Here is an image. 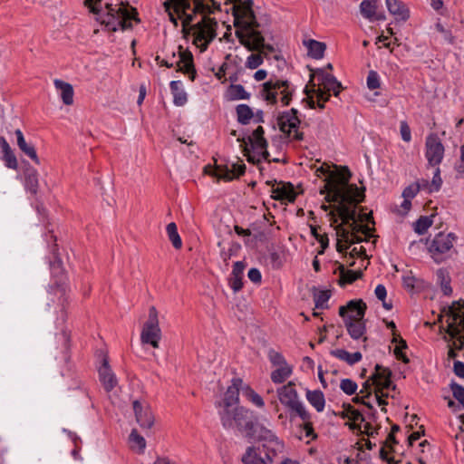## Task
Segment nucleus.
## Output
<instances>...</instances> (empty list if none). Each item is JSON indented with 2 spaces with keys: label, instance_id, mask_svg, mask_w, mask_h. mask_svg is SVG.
Segmentation results:
<instances>
[{
  "label": "nucleus",
  "instance_id": "412c9836",
  "mask_svg": "<svg viewBox=\"0 0 464 464\" xmlns=\"http://www.w3.org/2000/svg\"><path fill=\"white\" fill-rule=\"evenodd\" d=\"M376 0H362L360 5L362 15L370 21H382L386 19L384 13H377Z\"/></svg>",
  "mask_w": 464,
  "mask_h": 464
},
{
  "label": "nucleus",
  "instance_id": "58836bf2",
  "mask_svg": "<svg viewBox=\"0 0 464 464\" xmlns=\"http://www.w3.org/2000/svg\"><path fill=\"white\" fill-rule=\"evenodd\" d=\"M243 464H267L266 460L256 452V448L250 446L246 448V453L242 456Z\"/></svg>",
  "mask_w": 464,
  "mask_h": 464
},
{
  "label": "nucleus",
  "instance_id": "6ab92c4d",
  "mask_svg": "<svg viewBox=\"0 0 464 464\" xmlns=\"http://www.w3.org/2000/svg\"><path fill=\"white\" fill-rule=\"evenodd\" d=\"M179 60L176 63L177 72L188 74L191 81L195 80L197 72L194 66L193 55L188 50L183 51L181 45L179 46Z\"/></svg>",
  "mask_w": 464,
  "mask_h": 464
},
{
  "label": "nucleus",
  "instance_id": "69168bd1",
  "mask_svg": "<svg viewBox=\"0 0 464 464\" xmlns=\"http://www.w3.org/2000/svg\"><path fill=\"white\" fill-rule=\"evenodd\" d=\"M163 6L165 9V12L168 14L169 21L173 24V25L175 27H178L179 26V18L175 16V14H174L175 12H174L173 6L170 4V2L166 0L163 3Z\"/></svg>",
  "mask_w": 464,
  "mask_h": 464
},
{
  "label": "nucleus",
  "instance_id": "09e8293b",
  "mask_svg": "<svg viewBox=\"0 0 464 464\" xmlns=\"http://www.w3.org/2000/svg\"><path fill=\"white\" fill-rule=\"evenodd\" d=\"M167 234L169 237V239L172 243L173 246L176 249H179L182 246V241L181 238L178 233V227L177 225L174 222H171L167 225L166 227Z\"/></svg>",
  "mask_w": 464,
  "mask_h": 464
},
{
  "label": "nucleus",
  "instance_id": "1a4fd4ad",
  "mask_svg": "<svg viewBox=\"0 0 464 464\" xmlns=\"http://www.w3.org/2000/svg\"><path fill=\"white\" fill-rule=\"evenodd\" d=\"M192 29L196 30L194 44L204 41L200 45L201 52L208 49L209 44L217 37L218 22L215 18L204 16L202 20L192 25Z\"/></svg>",
  "mask_w": 464,
  "mask_h": 464
},
{
  "label": "nucleus",
  "instance_id": "473e14b6",
  "mask_svg": "<svg viewBox=\"0 0 464 464\" xmlns=\"http://www.w3.org/2000/svg\"><path fill=\"white\" fill-rule=\"evenodd\" d=\"M328 216L330 217L331 225H335L334 230L338 237L337 239H341V241H343L347 244L351 237V231L345 228L343 224H337L338 217L335 215L334 211H330Z\"/></svg>",
  "mask_w": 464,
  "mask_h": 464
},
{
  "label": "nucleus",
  "instance_id": "9b49d317",
  "mask_svg": "<svg viewBox=\"0 0 464 464\" xmlns=\"http://www.w3.org/2000/svg\"><path fill=\"white\" fill-rule=\"evenodd\" d=\"M235 34L240 44L249 52H258L265 57H267L269 53L275 52V47L272 44L265 43V36L262 32H253V41L247 39L246 35L240 30H236Z\"/></svg>",
  "mask_w": 464,
  "mask_h": 464
},
{
  "label": "nucleus",
  "instance_id": "49530a36",
  "mask_svg": "<svg viewBox=\"0 0 464 464\" xmlns=\"http://www.w3.org/2000/svg\"><path fill=\"white\" fill-rule=\"evenodd\" d=\"M292 373V368L287 364L279 366L276 370L273 371L271 373V380L275 383H282L285 382L286 378H288Z\"/></svg>",
  "mask_w": 464,
  "mask_h": 464
},
{
  "label": "nucleus",
  "instance_id": "ddd939ff",
  "mask_svg": "<svg viewBox=\"0 0 464 464\" xmlns=\"http://www.w3.org/2000/svg\"><path fill=\"white\" fill-rule=\"evenodd\" d=\"M425 157L431 167L439 166L444 157V146L437 134L431 133L426 138Z\"/></svg>",
  "mask_w": 464,
  "mask_h": 464
},
{
  "label": "nucleus",
  "instance_id": "7c9ffc66",
  "mask_svg": "<svg viewBox=\"0 0 464 464\" xmlns=\"http://www.w3.org/2000/svg\"><path fill=\"white\" fill-rule=\"evenodd\" d=\"M54 86L57 90L61 91V97L65 105H72L73 103V88L72 84L65 82L62 80H54Z\"/></svg>",
  "mask_w": 464,
  "mask_h": 464
},
{
  "label": "nucleus",
  "instance_id": "5701e85b",
  "mask_svg": "<svg viewBox=\"0 0 464 464\" xmlns=\"http://www.w3.org/2000/svg\"><path fill=\"white\" fill-rule=\"evenodd\" d=\"M386 6L391 14L395 16L397 21L405 22L410 17V11L406 5L400 0H386Z\"/></svg>",
  "mask_w": 464,
  "mask_h": 464
},
{
  "label": "nucleus",
  "instance_id": "b1692460",
  "mask_svg": "<svg viewBox=\"0 0 464 464\" xmlns=\"http://www.w3.org/2000/svg\"><path fill=\"white\" fill-rule=\"evenodd\" d=\"M118 5H113L112 4H106L105 8L107 13L105 14V17L101 20V24L105 26V29L111 32L117 31V24L116 21L119 19L120 15V6L116 8Z\"/></svg>",
  "mask_w": 464,
  "mask_h": 464
},
{
  "label": "nucleus",
  "instance_id": "423d86ee",
  "mask_svg": "<svg viewBox=\"0 0 464 464\" xmlns=\"http://www.w3.org/2000/svg\"><path fill=\"white\" fill-rule=\"evenodd\" d=\"M392 372L387 368L383 367L381 364H376L374 367V372L371 375V379L373 382L375 387V398L377 403L382 406V411L386 412L387 410L385 406L388 404L387 401L382 396H380L379 392L381 390H396V384H394L392 381Z\"/></svg>",
  "mask_w": 464,
  "mask_h": 464
},
{
  "label": "nucleus",
  "instance_id": "864d4df0",
  "mask_svg": "<svg viewBox=\"0 0 464 464\" xmlns=\"http://www.w3.org/2000/svg\"><path fill=\"white\" fill-rule=\"evenodd\" d=\"M450 388L452 392L453 397L459 401V403L464 408V387L456 382L452 381L450 384Z\"/></svg>",
  "mask_w": 464,
  "mask_h": 464
},
{
  "label": "nucleus",
  "instance_id": "9d476101",
  "mask_svg": "<svg viewBox=\"0 0 464 464\" xmlns=\"http://www.w3.org/2000/svg\"><path fill=\"white\" fill-rule=\"evenodd\" d=\"M298 110L292 108L289 111L280 112L277 116V124L282 132L286 134L288 137L294 132L293 140H303L304 133L298 130L301 124V120L298 117Z\"/></svg>",
  "mask_w": 464,
  "mask_h": 464
},
{
  "label": "nucleus",
  "instance_id": "4be33fe9",
  "mask_svg": "<svg viewBox=\"0 0 464 464\" xmlns=\"http://www.w3.org/2000/svg\"><path fill=\"white\" fill-rule=\"evenodd\" d=\"M24 188L33 196L38 193L39 189V174L37 170L28 164L24 171Z\"/></svg>",
  "mask_w": 464,
  "mask_h": 464
},
{
  "label": "nucleus",
  "instance_id": "7ed1b4c3",
  "mask_svg": "<svg viewBox=\"0 0 464 464\" xmlns=\"http://www.w3.org/2000/svg\"><path fill=\"white\" fill-rule=\"evenodd\" d=\"M52 254L53 259L50 261V268L54 282L49 286V292L54 295H60L59 301L62 306L61 318L63 322H65L67 317L65 306L68 304V296L66 295L68 287L65 282V271L63 267V261L59 256L56 244L52 247Z\"/></svg>",
  "mask_w": 464,
  "mask_h": 464
},
{
  "label": "nucleus",
  "instance_id": "e2e57ef3",
  "mask_svg": "<svg viewBox=\"0 0 464 464\" xmlns=\"http://www.w3.org/2000/svg\"><path fill=\"white\" fill-rule=\"evenodd\" d=\"M441 185H442V179L440 177V168H437L434 172L431 183H430V193H431L433 191H439L441 188Z\"/></svg>",
  "mask_w": 464,
  "mask_h": 464
},
{
  "label": "nucleus",
  "instance_id": "79ce46f5",
  "mask_svg": "<svg viewBox=\"0 0 464 464\" xmlns=\"http://www.w3.org/2000/svg\"><path fill=\"white\" fill-rule=\"evenodd\" d=\"M237 121L242 125H246L254 117L252 109L247 104H238L236 107Z\"/></svg>",
  "mask_w": 464,
  "mask_h": 464
},
{
  "label": "nucleus",
  "instance_id": "f704fd0d",
  "mask_svg": "<svg viewBox=\"0 0 464 464\" xmlns=\"http://www.w3.org/2000/svg\"><path fill=\"white\" fill-rule=\"evenodd\" d=\"M330 353L331 355L338 358L339 360L346 362L349 365H353L354 363L360 362L362 357L360 352L350 353L344 349L332 350Z\"/></svg>",
  "mask_w": 464,
  "mask_h": 464
},
{
  "label": "nucleus",
  "instance_id": "774afa93",
  "mask_svg": "<svg viewBox=\"0 0 464 464\" xmlns=\"http://www.w3.org/2000/svg\"><path fill=\"white\" fill-rule=\"evenodd\" d=\"M419 192V186L415 185V183H412L409 186H407L403 191H402V197L404 198H413Z\"/></svg>",
  "mask_w": 464,
  "mask_h": 464
},
{
  "label": "nucleus",
  "instance_id": "4c0bfd02",
  "mask_svg": "<svg viewBox=\"0 0 464 464\" xmlns=\"http://www.w3.org/2000/svg\"><path fill=\"white\" fill-rule=\"evenodd\" d=\"M180 81H172L169 83L171 92L173 94V102L177 106H183L187 102V93L180 89Z\"/></svg>",
  "mask_w": 464,
  "mask_h": 464
},
{
  "label": "nucleus",
  "instance_id": "39448f33",
  "mask_svg": "<svg viewBox=\"0 0 464 464\" xmlns=\"http://www.w3.org/2000/svg\"><path fill=\"white\" fill-rule=\"evenodd\" d=\"M277 393L280 402L290 410L291 416L297 415L303 420L311 419V414L298 400V394L293 382H289L287 384L279 388Z\"/></svg>",
  "mask_w": 464,
  "mask_h": 464
},
{
  "label": "nucleus",
  "instance_id": "bf43d9fd",
  "mask_svg": "<svg viewBox=\"0 0 464 464\" xmlns=\"http://www.w3.org/2000/svg\"><path fill=\"white\" fill-rule=\"evenodd\" d=\"M246 396L247 397V399L253 402L255 405H256L257 407H263L264 406V401L262 399V397L257 394L254 390H252L250 387H246L245 391H244Z\"/></svg>",
  "mask_w": 464,
  "mask_h": 464
},
{
  "label": "nucleus",
  "instance_id": "20e7f679",
  "mask_svg": "<svg viewBox=\"0 0 464 464\" xmlns=\"http://www.w3.org/2000/svg\"><path fill=\"white\" fill-rule=\"evenodd\" d=\"M294 92L295 89L291 85L290 82L286 80L270 79L262 84L260 94L266 102L275 105L278 102L277 95L280 92L282 95L281 102L284 106H287L292 101Z\"/></svg>",
  "mask_w": 464,
  "mask_h": 464
},
{
  "label": "nucleus",
  "instance_id": "2eb2a0df",
  "mask_svg": "<svg viewBox=\"0 0 464 464\" xmlns=\"http://www.w3.org/2000/svg\"><path fill=\"white\" fill-rule=\"evenodd\" d=\"M119 14V19L116 21L117 29L119 27L122 31L132 29L133 25L130 22L131 20L136 23H140L137 9L132 7L127 1H121Z\"/></svg>",
  "mask_w": 464,
  "mask_h": 464
},
{
  "label": "nucleus",
  "instance_id": "4468645a",
  "mask_svg": "<svg viewBox=\"0 0 464 464\" xmlns=\"http://www.w3.org/2000/svg\"><path fill=\"white\" fill-rule=\"evenodd\" d=\"M208 169H211L210 165L205 167L206 173L215 176L218 179H222L224 181H231L245 174L246 165L244 163H233L232 168L229 169L227 165H218L217 160H215V170L213 172H208Z\"/></svg>",
  "mask_w": 464,
  "mask_h": 464
},
{
  "label": "nucleus",
  "instance_id": "f03ea898",
  "mask_svg": "<svg viewBox=\"0 0 464 464\" xmlns=\"http://www.w3.org/2000/svg\"><path fill=\"white\" fill-rule=\"evenodd\" d=\"M367 305L362 299L351 300L339 308V315L343 319L348 334L354 340L361 338L366 332L363 321Z\"/></svg>",
  "mask_w": 464,
  "mask_h": 464
},
{
  "label": "nucleus",
  "instance_id": "f3484780",
  "mask_svg": "<svg viewBox=\"0 0 464 464\" xmlns=\"http://www.w3.org/2000/svg\"><path fill=\"white\" fill-rule=\"evenodd\" d=\"M352 173L348 167H341V169L338 172L333 171L330 174V179L325 180L326 184L324 185V188L321 189L320 193L324 194L327 192V195H332V187L334 184H336L342 188H345L349 185Z\"/></svg>",
  "mask_w": 464,
  "mask_h": 464
},
{
  "label": "nucleus",
  "instance_id": "72a5a7b5",
  "mask_svg": "<svg viewBox=\"0 0 464 464\" xmlns=\"http://www.w3.org/2000/svg\"><path fill=\"white\" fill-rule=\"evenodd\" d=\"M226 96L227 101L248 100L250 93L245 90L243 85L231 83L227 90Z\"/></svg>",
  "mask_w": 464,
  "mask_h": 464
},
{
  "label": "nucleus",
  "instance_id": "a211bd4d",
  "mask_svg": "<svg viewBox=\"0 0 464 464\" xmlns=\"http://www.w3.org/2000/svg\"><path fill=\"white\" fill-rule=\"evenodd\" d=\"M98 372L100 381L102 383L104 390L107 392L112 391L116 387L118 381L116 375L113 373L109 365V359L107 355L102 358V362L98 370Z\"/></svg>",
  "mask_w": 464,
  "mask_h": 464
},
{
  "label": "nucleus",
  "instance_id": "37998d69",
  "mask_svg": "<svg viewBox=\"0 0 464 464\" xmlns=\"http://www.w3.org/2000/svg\"><path fill=\"white\" fill-rule=\"evenodd\" d=\"M246 18V24H245V31L246 33H244L247 39L250 41H253L252 33L253 32H260L258 28L260 27V23L257 21L256 16L255 14V12L252 13V15L248 14Z\"/></svg>",
  "mask_w": 464,
  "mask_h": 464
},
{
  "label": "nucleus",
  "instance_id": "dca6fc26",
  "mask_svg": "<svg viewBox=\"0 0 464 464\" xmlns=\"http://www.w3.org/2000/svg\"><path fill=\"white\" fill-rule=\"evenodd\" d=\"M132 408L135 414L136 421L141 429L150 430L154 424V416L150 406L142 403L138 400L133 401Z\"/></svg>",
  "mask_w": 464,
  "mask_h": 464
},
{
  "label": "nucleus",
  "instance_id": "2f4dec72",
  "mask_svg": "<svg viewBox=\"0 0 464 464\" xmlns=\"http://www.w3.org/2000/svg\"><path fill=\"white\" fill-rule=\"evenodd\" d=\"M304 44L308 49V55L314 59H322L324 55L326 45L324 43L310 39L304 41Z\"/></svg>",
  "mask_w": 464,
  "mask_h": 464
},
{
  "label": "nucleus",
  "instance_id": "c9c22d12",
  "mask_svg": "<svg viewBox=\"0 0 464 464\" xmlns=\"http://www.w3.org/2000/svg\"><path fill=\"white\" fill-rule=\"evenodd\" d=\"M306 399L309 401V403L314 407V409L321 412L324 409L325 405V399L323 392L320 390H314V391H306Z\"/></svg>",
  "mask_w": 464,
  "mask_h": 464
},
{
  "label": "nucleus",
  "instance_id": "f8f14e48",
  "mask_svg": "<svg viewBox=\"0 0 464 464\" xmlns=\"http://www.w3.org/2000/svg\"><path fill=\"white\" fill-rule=\"evenodd\" d=\"M457 237L453 233L444 235L443 233L437 234L429 246V252L431 254L435 262L439 263L442 260L441 255L447 253L453 247V243Z\"/></svg>",
  "mask_w": 464,
  "mask_h": 464
},
{
  "label": "nucleus",
  "instance_id": "a19ab883",
  "mask_svg": "<svg viewBox=\"0 0 464 464\" xmlns=\"http://www.w3.org/2000/svg\"><path fill=\"white\" fill-rule=\"evenodd\" d=\"M315 73L318 75L321 84L324 85V89L330 92V88L340 86V82L331 73L325 72L324 69H317Z\"/></svg>",
  "mask_w": 464,
  "mask_h": 464
},
{
  "label": "nucleus",
  "instance_id": "393cba45",
  "mask_svg": "<svg viewBox=\"0 0 464 464\" xmlns=\"http://www.w3.org/2000/svg\"><path fill=\"white\" fill-rule=\"evenodd\" d=\"M246 268V264L243 261H237L232 269L229 277V285L234 292H238L243 287V274Z\"/></svg>",
  "mask_w": 464,
  "mask_h": 464
},
{
  "label": "nucleus",
  "instance_id": "ea45409f",
  "mask_svg": "<svg viewBox=\"0 0 464 464\" xmlns=\"http://www.w3.org/2000/svg\"><path fill=\"white\" fill-rule=\"evenodd\" d=\"M309 84L311 85V88L309 86H305L304 92L309 96L311 93L316 94L318 101H321L322 102H326L330 100L331 94L330 92H328L326 89H315V83H314V75H311Z\"/></svg>",
  "mask_w": 464,
  "mask_h": 464
},
{
  "label": "nucleus",
  "instance_id": "6e6552de",
  "mask_svg": "<svg viewBox=\"0 0 464 464\" xmlns=\"http://www.w3.org/2000/svg\"><path fill=\"white\" fill-rule=\"evenodd\" d=\"M161 338V330L159 325L158 311L155 306L149 309V318L142 327L140 341L142 343L150 344L153 348H159Z\"/></svg>",
  "mask_w": 464,
  "mask_h": 464
},
{
  "label": "nucleus",
  "instance_id": "3c124183",
  "mask_svg": "<svg viewBox=\"0 0 464 464\" xmlns=\"http://www.w3.org/2000/svg\"><path fill=\"white\" fill-rule=\"evenodd\" d=\"M320 228L319 226H310L311 234L312 236L320 243L321 245V250L318 251L319 255H322L324 253V250L329 246V239L328 236L326 234L321 235L318 232V229Z\"/></svg>",
  "mask_w": 464,
  "mask_h": 464
},
{
  "label": "nucleus",
  "instance_id": "e433bc0d",
  "mask_svg": "<svg viewBox=\"0 0 464 464\" xmlns=\"http://www.w3.org/2000/svg\"><path fill=\"white\" fill-rule=\"evenodd\" d=\"M265 130L262 126H258L254 131L252 137L248 136L247 140L251 144L252 149H266L267 140L264 137Z\"/></svg>",
  "mask_w": 464,
  "mask_h": 464
},
{
  "label": "nucleus",
  "instance_id": "c03bdc74",
  "mask_svg": "<svg viewBox=\"0 0 464 464\" xmlns=\"http://www.w3.org/2000/svg\"><path fill=\"white\" fill-rule=\"evenodd\" d=\"M436 275L443 294L445 295H450L452 294V288L450 286V277L448 273L440 268L437 271Z\"/></svg>",
  "mask_w": 464,
  "mask_h": 464
},
{
  "label": "nucleus",
  "instance_id": "0eeeda50",
  "mask_svg": "<svg viewBox=\"0 0 464 464\" xmlns=\"http://www.w3.org/2000/svg\"><path fill=\"white\" fill-rule=\"evenodd\" d=\"M364 197V189L360 190L355 184H349L345 188L334 184L332 195H326L324 200L328 203L343 201V203L354 204L363 201Z\"/></svg>",
  "mask_w": 464,
  "mask_h": 464
},
{
  "label": "nucleus",
  "instance_id": "a18cd8bd",
  "mask_svg": "<svg viewBox=\"0 0 464 464\" xmlns=\"http://www.w3.org/2000/svg\"><path fill=\"white\" fill-rule=\"evenodd\" d=\"M331 296V294L327 290L318 291L314 287V300L316 309H325L328 307L327 302Z\"/></svg>",
  "mask_w": 464,
  "mask_h": 464
},
{
  "label": "nucleus",
  "instance_id": "4d7b16f0",
  "mask_svg": "<svg viewBox=\"0 0 464 464\" xmlns=\"http://www.w3.org/2000/svg\"><path fill=\"white\" fill-rule=\"evenodd\" d=\"M237 141L240 142V147L244 152V155L247 158V161L258 165L260 159H256L255 156L250 154V149L248 148L246 138H238Z\"/></svg>",
  "mask_w": 464,
  "mask_h": 464
},
{
  "label": "nucleus",
  "instance_id": "680f3d73",
  "mask_svg": "<svg viewBox=\"0 0 464 464\" xmlns=\"http://www.w3.org/2000/svg\"><path fill=\"white\" fill-rule=\"evenodd\" d=\"M268 358H269V361L271 362V363L275 366L279 367V366L287 364L284 356L280 353H278L273 349L269 350Z\"/></svg>",
  "mask_w": 464,
  "mask_h": 464
},
{
  "label": "nucleus",
  "instance_id": "052dcab7",
  "mask_svg": "<svg viewBox=\"0 0 464 464\" xmlns=\"http://www.w3.org/2000/svg\"><path fill=\"white\" fill-rule=\"evenodd\" d=\"M268 252L272 267L275 269H279L283 266V258L281 254L274 248H269Z\"/></svg>",
  "mask_w": 464,
  "mask_h": 464
},
{
  "label": "nucleus",
  "instance_id": "5fc2aeb1",
  "mask_svg": "<svg viewBox=\"0 0 464 464\" xmlns=\"http://www.w3.org/2000/svg\"><path fill=\"white\" fill-rule=\"evenodd\" d=\"M130 442L137 445L140 452H143L146 448V440L145 439L140 435L136 429H133L130 434Z\"/></svg>",
  "mask_w": 464,
  "mask_h": 464
},
{
  "label": "nucleus",
  "instance_id": "8fccbe9b",
  "mask_svg": "<svg viewBox=\"0 0 464 464\" xmlns=\"http://www.w3.org/2000/svg\"><path fill=\"white\" fill-rule=\"evenodd\" d=\"M237 5H234L232 9H237V14L242 15L243 17H246V15L250 14L252 15V13H254L253 5L254 1L253 0H235Z\"/></svg>",
  "mask_w": 464,
  "mask_h": 464
},
{
  "label": "nucleus",
  "instance_id": "c85d7f7f",
  "mask_svg": "<svg viewBox=\"0 0 464 464\" xmlns=\"http://www.w3.org/2000/svg\"><path fill=\"white\" fill-rule=\"evenodd\" d=\"M338 264L337 270L340 273V278L338 283L341 286H344L345 285H351L355 282L357 279L362 278V271H354L350 269H345L344 265L336 262Z\"/></svg>",
  "mask_w": 464,
  "mask_h": 464
},
{
  "label": "nucleus",
  "instance_id": "bb28decb",
  "mask_svg": "<svg viewBox=\"0 0 464 464\" xmlns=\"http://www.w3.org/2000/svg\"><path fill=\"white\" fill-rule=\"evenodd\" d=\"M0 148L2 149L3 156L2 160L5 162V165L11 169H17L18 162L16 156L14 155L12 148L9 143L5 140V137H0Z\"/></svg>",
  "mask_w": 464,
  "mask_h": 464
},
{
  "label": "nucleus",
  "instance_id": "13d9d810",
  "mask_svg": "<svg viewBox=\"0 0 464 464\" xmlns=\"http://www.w3.org/2000/svg\"><path fill=\"white\" fill-rule=\"evenodd\" d=\"M264 58L263 55L259 53H252L250 54L246 63V66L249 69H256L263 63Z\"/></svg>",
  "mask_w": 464,
  "mask_h": 464
},
{
  "label": "nucleus",
  "instance_id": "0e129e2a",
  "mask_svg": "<svg viewBox=\"0 0 464 464\" xmlns=\"http://www.w3.org/2000/svg\"><path fill=\"white\" fill-rule=\"evenodd\" d=\"M367 86L370 90H375L380 87L379 75L375 71H370L367 76Z\"/></svg>",
  "mask_w": 464,
  "mask_h": 464
},
{
  "label": "nucleus",
  "instance_id": "aec40b11",
  "mask_svg": "<svg viewBox=\"0 0 464 464\" xmlns=\"http://www.w3.org/2000/svg\"><path fill=\"white\" fill-rule=\"evenodd\" d=\"M279 185L281 186L272 188V198L276 200H287L290 203H294L297 197L294 185L290 182L283 181Z\"/></svg>",
  "mask_w": 464,
  "mask_h": 464
},
{
  "label": "nucleus",
  "instance_id": "6e6d98bb",
  "mask_svg": "<svg viewBox=\"0 0 464 464\" xmlns=\"http://www.w3.org/2000/svg\"><path fill=\"white\" fill-rule=\"evenodd\" d=\"M341 390L347 395H353L357 391V383L351 379H343L340 383Z\"/></svg>",
  "mask_w": 464,
  "mask_h": 464
},
{
  "label": "nucleus",
  "instance_id": "c756f323",
  "mask_svg": "<svg viewBox=\"0 0 464 464\" xmlns=\"http://www.w3.org/2000/svg\"><path fill=\"white\" fill-rule=\"evenodd\" d=\"M339 203L334 206V211L338 213V217L343 220V225H348L356 220L357 213L355 208H351L347 206L348 203H343V201H336Z\"/></svg>",
  "mask_w": 464,
  "mask_h": 464
},
{
  "label": "nucleus",
  "instance_id": "cd10ccee",
  "mask_svg": "<svg viewBox=\"0 0 464 464\" xmlns=\"http://www.w3.org/2000/svg\"><path fill=\"white\" fill-rule=\"evenodd\" d=\"M17 140V146L21 150L23 153L28 156L35 164L39 165L41 163L39 157L37 156L36 150L32 144H28L25 141L23 132L21 130L17 129L14 131Z\"/></svg>",
  "mask_w": 464,
  "mask_h": 464
},
{
  "label": "nucleus",
  "instance_id": "338daca9",
  "mask_svg": "<svg viewBox=\"0 0 464 464\" xmlns=\"http://www.w3.org/2000/svg\"><path fill=\"white\" fill-rule=\"evenodd\" d=\"M232 15L234 16V26L237 28V30L246 33L245 31L246 18L237 14V9H232Z\"/></svg>",
  "mask_w": 464,
  "mask_h": 464
},
{
  "label": "nucleus",
  "instance_id": "f257e3e1",
  "mask_svg": "<svg viewBox=\"0 0 464 464\" xmlns=\"http://www.w3.org/2000/svg\"><path fill=\"white\" fill-rule=\"evenodd\" d=\"M221 422L224 428L229 429L235 423L239 431L245 432V437L249 440H266L279 444L276 434L259 424L255 413L244 407H237L233 411L224 410L220 413Z\"/></svg>",
  "mask_w": 464,
  "mask_h": 464
},
{
  "label": "nucleus",
  "instance_id": "a878e982",
  "mask_svg": "<svg viewBox=\"0 0 464 464\" xmlns=\"http://www.w3.org/2000/svg\"><path fill=\"white\" fill-rule=\"evenodd\" d=\"M242 380L236 378L232 380V385H230L224 395V410H229V408L238 402L239 396V386L242 384Z\"/></svg>",
  "mask_w": 464,
  "mask_h": 464
},
{
  "label": "nucleus",
  "instance_id": "603ef678",
  "mask_svg": "<svg viewBox=\"0 0 464 464\" xmlns=\"http://www.w3.org/2000/svg\"><path fill=\"white\" fill-rule=\"evenodd\" d=\"M349 419L353 420L350 424V429L353 430H361V423L365 421V417L358 410H354L349 416Z\"/></svg>",
  "mask_w": 464,
  "mask_h": 464
},
{
  "label": "nucleus",
  "instance_id": "de8ad7c7",
  "mask_svg": "<svg viewBox=\"0 0 464 464\" xmlns=\"http://www.w3.org/2000/svg\"><path fill=\"white\" fill-rule=\"evenodd\" d=\"M433 217L434 215H431L430 217L420 216L414 223V231L419 235L425 234L433 224Z\"/></svg>",
  "mask_w": 464,
  "mask_h": 464
}]
</instances>
